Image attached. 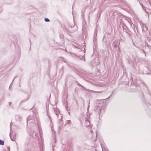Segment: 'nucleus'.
<instances>
[{"label": "nucleus", "instance_id": "nucleus-2", "mask_svg": "<svg viewBox=\"0 0 151 151\" xmlns=\"http://www.w3.org/2000/svg\"><path fill=\"white\" fill-rule=\"evenodd\" d=\"M45 20L46 22H49L50 21V20H49V19L47 18H45Z\"/></svg>", "mask_w": 151, "mask_h": 151}, {"label": "nucleus", "instance_id": "nucleus-1", "mask_svg": "<svg viewBox=\"0 0 151 151\" xmlns=\"http://www.w3.org/2000/svg\"><path fill=\"white\" fill-rule=\"evenodd\" d=\"M0 144L1 145H4V142L3 140H0Z\"/></svg>", "mask_w": 151, "mask_h": 151}]
</instances>
